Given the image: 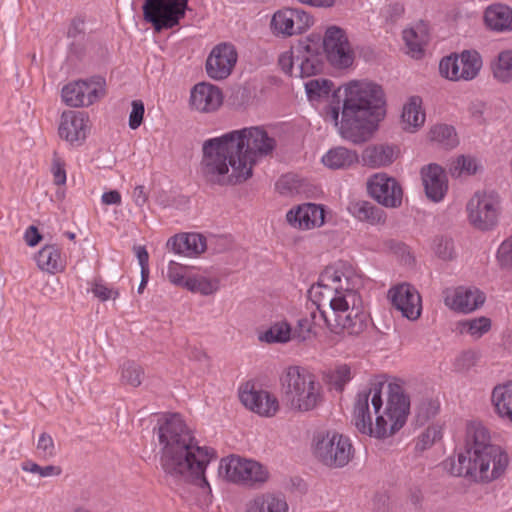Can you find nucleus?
I'll return each mask as SVG.
<instances>
[{"label": "nucleus", "instance_id": "obj_1", "mask_svg": "<svg viewBox=\"0 0 512 512\" xmlns=\"http://www.w3.org/2000/svg\"><path fill=\"white\" fill-rule=\"evenodd\" d=\"M276 140L260 126L233 130L203 143L204 176L213 183L233 185L252 176L258 158L270 155Z\"/></svg>", "mask_w": 512, "mask_h": 512}, {"label": "nucleus", "instance_id": "obj_2", "mask_svg": "<svg viewBox=\"0 0 512 512\" xmlns=\"http://www.w3.org/2000/svg\"><path fill=\"white\" fill-rule=\"evenodd\" d=\"M362 286L361 275L347 262L325 268L317 284L309 290L323 326L336 334L346 331L358 335L365 329L367 315L359 294Z\"/></svg>", "mask_w": 512, "mask_h": 512}, {"label": "nucleus", "instance_id": "obj_3", "mask_svg": "<svg viewBox=\"0 0 512 512\" xmlns=\"http://www.w3.org/2000/svg\"><path fill=\"white\" fill-rule=\"evenodd\" d=\"M158 442L160 465L166 476L177 482H194L211 492L205 471L216 457L215 451L198 444L179 414L165 416L158 427Z\"/></svg>", "mask_w": 512, "mask_h": 512}, {"label": "nucleus", "instance_id": "obj_4", "mask_svg": "<svg viewBox=\"0 0 512 512\" xmlns=\"http://www.w3.org/2000/svg\"><path fill=\"white\" fill-rule=\"evenodd\" d=\"M384 106L381 86L368 81H352L344 87L341 119L339 108H333L332 118L342 138L361 144L371 138L383 119Z\"/></svg>", "mask_w": 512, "mask_h": 512}, {"label": "nucleus", "instance_id": "obj_5", "mask_svg": "<svg viewBox=\"0 0 512 512\" xmlns=\"http://www.w3.org/2000/svg\"><path fill=\"white\" fill-rule=\"evenodd\" d=\"M507 454L490 443L487 428L478 422L467 425L464 446L457 456L443 462V468L457 477H465L476 483H490L500 478L508 466Z\"/></svg>", "mask_w": 512, "mask_h": 512}, {"label": "nucleus", "instance_id": "obj_6", "mask_svg": "<svg viewBox=\"0 0 512 512\" xmlns=\"http://www.w3.org/2000/svg\"><path fill=\"white\" fill-rule=\"evenodd\" d=\"M383 382L372 383L360 391L355 400L353 420L359 432L376 438H387L403 427L410 409L409 398L398 384H388L387 405L382 406Z\"/></svg>", "mask_w": 512, "mask_h": 512}, {"label": "nucleus", "instance_id": "obj_7", "mask_svg": "<svg viewBox=\"0 0 512 512\" xmlns=\"http://www.w3.org/2000/svg\"><path fill=\"white\" fill-rule=\"evenodd\" d=\"M280 381L287 405L293 411H312L318 408L324 400L321 383L316 375L304 367H287Z\"/></svg>", "mask_w": 512, "mask_h": 512}, {"label": "nucleus", "instance_id": "obj_8", "mask_svg": "<svg viewBox=\"0 0 512 512\" xmlns=\"http://www.w3.org/2000/svg\"><path fill=\"white\" fill-rule=\"evenodd\" d=\"M218 472L225 480L248 487L260 486L269 479V471L264 465L237 455L222 458Z\"/></svg>", "mask_w": 512, "mask_h": 512}, {"label": "nucleus", "instance_id": "obj_9", "mask_svg": "<svg viewBox=\"0 0 512 512\" xmlns=\"http://www.w3.org/2000/svg\"><path fill=\"white\" fill-rule=\"evenodd\" d=\"M314 455L327 467L342 468L352 459L353 446L347 436L328 431L315 437Z\"/></svg>", "mask_w": 512, "mask_h": 512}, {"label": "nucleus", "instance_id": "obj_10", "mask_svg": "<svg viewBox=\"0 0 512 512\" xmlns=\"http://www.w3.org/2000/svg\"><path fill=\"white\" fill-rule=\"evenodd\" d=\"M469 223L476 229L487 231L498 222L500 199L497 193L477 191L466 205Z\"/></svg>", "mask_w": 512, "mask_h": 512}, {"label": "nucleus", "instance_id": "obj_11", "mask_svg": "<svg viewBox=\"0 0 512 512\" xmlns=\"http://www.w3.org/2000/svg\"><path fill=\"white\" fill-rule=\"evenodd\" d=\"M187 0H145L143 16L158 32L177 26L185 16Z\"/></svg>", "mask_w": 512, "mask_h": 512}, {"label": "nucleus", "instance_id": "obj_12", "mask_svg": "<svg viewBox=\"0 0 512 512\" xmlns=\"http://www.w3.org/2000/svg\"><path fill=\"white\" fill-rule=\"evenodd\" d=\"M482 68V58L475 50H465L459 55L443 58L439 64L440 74L453 81L474 79Z\"/></svg>", "mask_w": 512, "mask_h": 512}, {"label": "nucleus", "instance_id": "obj_13", "mask_svg": "<svg viewBox=\"0 0 512 512\" xmlns=\"http://www.w3.org/2000/svg\"><path fill=\"white\" fill-rule=\"evenodd\" d=\"M104 86L101 78L73 81L62 88V100L70 107H87L104 96Z\"/></svg>", "mask_w": 512, "mask_h": 512}, {"label": "nucleus", "instance_id": "obj_14", "mask_svg": "<svg viewBox=\"0 0 512 512\" xmlns=\"http://www.w3.org/2000/svg\"><path fill=\"white\" fill-rule=\"evenodd\" d=\"M323 47L327 59L333 66L346 68L352 65L354 53L347 34L341 27L333 25L326 29Z\"/></svg>", "mask_w": 512, "mask_h": 512}, {"label": "nucleus", "instance_id": "obj_15", "mask_svg": "<svg viewBox=\"0 0 512 512\" xmlns=\"http://www.w3.org/2000/svg\"><path fill=\"white\" fill-rule=\"evenodd\" d=\"M312 24L313 17L304 10L285 8L273 14L270 27L275 35L289 37L303 33Z\"/></svg>", "mask_w": 512, "mask_h": 512}, {"label": "nucleus", "instance_id": "obj_16", "mask_svg": "<svg viewBox=\"0 0 512 512\" xmlns=\"http://www.w3.org/2000/svg\"><path fill=\"white\" fill-rule=\"evenodd\" d=\"M369 195L379 204L396 208L402 203L403 191L395 178L386 173H376L367 181Z\"/></svg>", "mask_w": 512, "mask_h": 512}, {"label": "nucleus", "instance_id": "obj_17", "mask_svg": "<svg viewBox=\"0 0 512 512\" xmlns=\"http://www.w3.org/2000/svg\"><path fill=\"white\" fill-rule=\"evenodd\" d=\"M237 62V52L233 45L223 43L214 47L206 60V72L215 80L227 78Z\"/></svg>", "mask_w": 512, "mask_h": 512}, {"label": "nucleus", "instance_id": "obj_18", "mask_svg": "<svg viewBox=\"0 0 512 512\" xmlns=\"http://www.w3.org/2000/svg\"><path fill=\"white\" fill-rule=\"evenodd\" d=\"M89 118L80 111H65L61 115L59 135L70 144L80 145L89 133Z\"/></svg>", "mask_w": 512, "mask_h": 512}, {"label": "nucleus", "instance_id": "obj_19", "mask_svg": "<svg viewBox=\"0 0 512 512\" xmlns=\"http://www.w3.org/2000/svg\"><path fill=\"white\" fill-rule=\"evenodd\" d=\"M393 306L401 314L410 319L416 320L421 315V297L418 291L410 284L403 283L389 290Z\"/></svg>", "mask_w": 512, "mask_h": 512}, {"label": "nucleus", "instance_id": "obj_20", "mask_svg": "<svg viewBox=\"0 0 512 512\" xmlns=\"http://www.w3.org/2000/svg\"><path fill=\"white\" fill-rule=\"evenodd\" d=\"M239 397L242 404L262 416H273L279 409L278 400L264 390H257L250 384L241 387Z\"/></svg>", "mask_w": 512, "mask_h": 512}, {"label": "nucleus", "instance_id": "obj_21", "mask_svg": "<svg viewBox=\"0 0 512 512\" xmlns=\"http://www.w3.org/2000/svg\"><path fill=\"white\" fill-rule=\"evenodd\" d=\"M288 223L300 230L321 227L325 222V209L321 204L304 203L286 214Z\"/></svg>", "mask_w": 512, "mask_h": 512}, {"label": "nucleus", "instance_id": "obj_22", "mask_svg": "<svg viewBox=\"0 0 512 512\" xmlns=\"http://www.w3.org/2000/svg\"><path fill=\"white\" fill-rule=\"evenodd\" d=\"M484 301L485 296L479 289L462 286L453 290H447L444 298L446 306L463 313L476 310L483 305Z\"/></svg>", "mask_w": 512, "mask_h": 512}, {"label": "nucleus", "instance_id": "obj_23", "mask_svg": "<svg viewBox=\"0 0 512 512\" xmlns=\"http://www.w3.org/2000/svg\"><path fill=\"white\" fill-rule=\"evenodd\" d=\"M223 102V94L219 87L202 82L196 84L191 90L190 104L199 112H214Z\"/></svg>", "mask_w": 512, "mask_h": 512}, {"label": "nucleus", "instance_id": "obj_24", "mask_svg": "<svg viewBox=\"0 0 512 512\" xmlns=\"http://www.w3.org/2000/svg\"><path fill=\"white\" fill-rule=\"evenodd\" d=\"M425 193L429 199L439 202L448 190L445 171L437 164H429L421 170Z\"/></svg>", "mask_w": 512, "mask_h": 512}, {"label": "nucleus", "instance_id": "obj_25", "mask_svg": "<svg viewBox=\"0 0 512 512\" xmlns=\"http://www.w3.org/2000/svg\"><path fill=\"white\" fill-rule=\"evenodd\" d=\"M297 56V72L295 77H310L322 70L323 62L316 48L305 42L295 46Z\"/></svg>", "mask_w": 512, "mask_h": 512}, {"label": "nucleus", "instance_id": "obj_26", "mask_svg": "<svg viewBox=\"0 0 512 512\" xmlns=\"http://www.w3.org/2000/svg\"><path fill=\"white\" fill-rule=\"evenodd\" d=\"M167 247L175 254L194 257L205 251L206 239L198 233L179 234L168 240Z\"/></svg>", "mask_w": 512, "mask_h": 512}, {"label": "nucleus", "instance_id": "obj_27", "mask_svg": "<svg viewBox=\"0 0 512 512\" xmlns=\"http://www.w3.org/2000/svg\"><path fill=\"white\" fill-rule=\"evenodd\" d=\"M485 24L497 32L512 31V9L504 4H493L484 13Z\"/></svg>", "mask_w": 512, "mask_h": 512}, {"label": "nucleus", "instance_id": "obj_28", "mask_svg": "<svg viewBox=\"0 0 512 512\" xmlns=\"http://www.w3.org/2000/svg\"><path fill=\"white\" fill-rule=\"evenodd\" d=\"M403 129L415 132L425 122V112L422 108V99L419 96H412L404 104L401 115Z\"/></svg>", "mask_w": 512, "mask_h": 512}, {"label": "nucleus", "instance_id": "obj_29", "mask_svg": "<svg viewBox=\"0 0 512 512\" xmlns=\"http://www.w3.org/2000/svg\"><path fill=\"white\" fill-rule=\"evenodd\" d=\"M491 398L496 413L512 422V381L494 387Z\"/></svg>", "mask_w": 512, "mask_h": 512}, {"label": "nucleus", "instance_id": "obj_30", "mask_svg": "<svg viewBox=\"0 0 512 512\" xmlns=\"http://www.w3.org/2000/svg\"><path fill=\"white\" fill-rule=\"evenodd\" d=\"M285 499L272 493H264L249 502L246 512H287Z\"/></svg>", "mask_w": 512, "mask_h": 512}, {"label": "nucleus", "instance_id": "obj_31", "mask_svg": "<svg viewBox=\"0 0 512 512\" xmlns=\"http://www.w3.org/2000/svg\"><path fill=\"white\" fill-rule=\"evenodd\" d=\"M403 40L412 57L418 58L423 53V48L428 41V29L426 24L419 23L414 27L403 31Z\"/></svg>", "mask_w": 512, "mask_h": 512}, {"label": "nucleus", "instance_id": "obj_32", "mask_svg": "<svg viewBox=\"0 0 512 512\" xmlns=\"http://www.w3.org/2000/svg\"><path fill=\"white\" fill-rule=\"evenodd\" d=\"M395 158L393 147L388 145H372L365 148L362 154V160L365 165L370 167H382L389 165Z\"/></svg>", "mask_w": 512, "mask_h": 512}, {"label": "nucleus", "instance_id": "obj_33", "mask_svg": "<svg viewBox=\"0 0 512 512\" xmlns=\"http://www.w3.org/2000/svg\"><path fill=\"white\" fill-rule=\"evenodd\" d=\"M38 267L49 273L62 271L64 268L60 248L56 245L44 246L35 256Z\"/></svg>", "mask_w": 512, "mask_h": 512}, {"label": "nucleus", "instance_id": "obj_34", "mask_svg": "<svg viewBox=\"0 0 512 512\" xmlns=\"http://www.w3.org/2000/svg\"><path fill=\"white\" fill-rule=\"evenodd\" d=\"M357 161V153L345 147L332 148L322 157V163L330 169H345Z\"/></svg>", "mask_w": 512, "mask_h": 512}, {"label": "nucleus", "instance_id": "obj_35", "mask_svg": "<svg viewBox=\"0 0 512 512\" xmlns=\"http://www.w3.org/2000/svg\"><path fill=\"white\" fill-rule=\"evenodd\" d=\"M320 321L323 322V319L320 318L317 308L311 312L310 317L299 319L292 328V341L302 343L312 339L316 335L314 327L322 326Z\"/></svg>", "mask_w": 512, "mask_h": 512}, {"label": "nucleus", "instance_id": "obj_36", "mask_svg": "<svg viewBox=\"0 0 512 512\" xmlns=\"http://www.w3.org/2000/svg\"><path fill=\"white\" fill-rule=\"evenodd\" d=\"M258 339L268 344L288 343L292 341V327L286 321L275 322L266 331L260 333Z\"/></svg>", "mask_w": 512, "mask_h": 512}, {"label": "nucleus", "instance_id": "obj_37", "mask_svg": "<svg viewBox=\"0 0 512 512\" xmlns=\"http://www.w3.org/2000/svg\"><path fill=\"white\" fill-rule=\"evenodd\" d=\"M491 71L497 81L512 82V50L501 51L491 62Z\"/></svg>", "mask_w": 512, "mask_h": 512}, {"label": "nucleus", "instance_id": "obj_38", "mask_svg": "<svg viewBox=\"0 0 512 512\" xmlns=\"http://www.w3.org/2000/svg\"><path fill=\"white\" fill-rule=\"evenodd\" d=\"M186 289L192 293H199L203 296L215 294L219 290V280L204 275H189Z\"/></svg>", "mask_w": 512, "mask_h": 512}, {"label": "nucleus", "instance_id": "obj_39", "mask_svg": "<svg viewBox=\"0 0 512 512\" xmlns=\"http://www.w3.org/2000/svg\"><path fill=\"white\" fill-rule=\"evenodd\" d=\"M430 140L446 149H452L459 143L454 127L446 124H436L429 132Z\"/></svg>", "mask_w": 512, "mask_h": 512}, {"label": "nucleus", "instance_id": "obj_40", "mask_svg": "<svg viewBox=\"0 0 512 512\" xmlns=\"http://www.w3.org/2000/svg\"><path fill=\"white\" fill-rule=\"evenodd\" d=\"M145 377L144 369L132 360L124 361L120 367V380L124 385L138 387Z\"/></svg>", "mask_w": 512, "mask_h": 512}, {"label": "nucleus", "instance_id": "obj_41", "mask_svg": "<svg viewBox=\"0 0 512 512\" xmlns=\"http://www.w3.org/2000/svg\"><path fill=\"white\" fill-rule=\"evenodd\" d=\"M490 328L491 321L487 317L467 319L458 323V329L461 334H468L475 339H478L487 333Z\"/></svg>", "mask_w": 512, "mask_h": 512}, {"label": "nucleus", "instance_id": "obj_42", "mask_svg": "<svg viewBox=\"0 0 512 512\" xmlns=\"http://www.w3.org/2000/svg\"><path fill=\"white\" fill-rule=\"evenodd\" d=\"M351 213L361 221L370 223L380 222L382 211L367 201H358L350 206Z\"/></svg>", "mask_w": 512, "mask_h": 512}, {"label": "nucleus", "instance_id": "obj_43", "mask_svg": "<svg viewBox=\"0 0 512 512\" xmlns=\"http://www.w3.org/2000/svg\"><path fill=\"white\" fill-rule=\"evenodd\" d=\"M481 169L478 160L472 156L461 155L458 156L450 165V173L453 177H460L462 175H473Z\"/></svg>", "mask_w": 512, "mask_h": 512}, {"label": "nucleus", "instance_id": "obj_44", "mask_svg": "<svg viewBox=\"0 0 512 512\" xmlns=\"http://www.w3.org/2000/svg\"><path fill=\"white\" fill-rule=\"evenodd\" d=\"M441 437L442 427L438 424H432L419 435L415 447L418 451H424L440 440Z\"/></svg>", "mask_w": 512, "mask_h": 512}, {"label": "nucleus", "instance_id": "obj_45", "mask_svg": "<svg viewBox=\"0 0 512 512\" xmlns=\"http://www.w3.org/2000/svg\"><path fill=\"white\" fill-rule=\"evenodd\" d=\"M331 88L332 82L327 79H312L305 83L306 93L310 100L328 96Z\"/></svg>", "mask_w": 512, "mask_h": 512}, {"label": "nucleus", "instance_id": "obj_46", "mask_svg": "<svg viewBox=\"0 0 512 512\" xmlns=\"http://www.w3.org/2000/svg\"><path fill=\"white\" fill-rule=\"evenodd\" d=\"M36 451L38 456L43 460H50L56 456V446L50 434L45 432L40 434L36 445Z\"/></svg>", "mask_w": 512, "mask_h": 512}, {"label": "nucleus", "instance_id": "obj_47", "mask_svg": "<svg viewBox=\"0 0 512 512\" xmlns=\"http://www.w3.org/2000/svg\"><path fill=\"white\" fill-rule=\"evenodd\" d=\"M21 468L25 472L38 474L40 477L43 478L59 476L62 473V469L60 466L48 465L42 467L32 461L23 462Z\"/></svg>", "mask_w": 512, "mask_h": 512}, {"label": "nucleus", "instance_id": "obj_48", "mask_svg": "<svg viewBox=\"0 0 512 512\" xmlns=\"http://www.w3.org/2000/svg\"><path fill=\"white\" fill-rule=\"evenodd\" d=\"M434 253L443 260H451L454 257V244L450 238L437 236L433 240Z\"/></svg>", "mask_w": 512, "mask_h": 512}, {"label": "nucleus", "instance_id": "obj_49", "mask_svg": "<svg viewBox=\"0 0 512 512\" xmlns=\"http://www.w3.org/2000/svg\"><path fill=\"white\" fill-rule=\"evenodd\" d=\"M439 410V403L433 399H424L416 406V418L421 424L434 417Z\"/></svg>", "mask_w": 512, "mask_h": 512}, {"label": "nucleus", "instance_id": "obj_50", "mask_svg": "<svg viewBox=\"0 0 512 512\" xmlns=\"http://www.w3.org/2000/svg\"><path fill=\"white\" fill-rule=\"evenodd\" d=\"M352 378L353 374L351 368L346 364L340 365L331 375V385L335 390L341 392Z\"/></svg>", "mask_w": 512, "mask_h": 512}, {"label": "nucleus", "instance_id": "obj_51", "mask_svg": "<svg viewBox=\"0 0 512 512\" xmlns=\"http://www.w3.org/2000/svg\"><path fill=\"white\" fill-rule=\"evenodd\" d=\"M188 275H186V268L174 261H171L167 269L168 280L176 285L186 288V282H188Z\"/></svg>", "mask_w": 512, "mask_h": 512}, {"label": "nucleus", "instance_id": "obj_52", "mask_svg": "<svg viewBox=\"0 0 512 512\" xmlns=\"http://www.w3.org/2000/svg\"><path fill=\"white\" fill-rule=\"evenodd\" d=\"M279 65L281 69L290 76H295L297 72V56L295 55V46L289 51L283 52L279 56Z\"/></svg>", "mask_w": 512, "mask_h": 512}, {"label": "nucleus", "instance_id": "obj_53", "mask_svg": "<svg viewBox=\"0 0 512 512\" xmlns=\"http://www.w3.org/2000/svg\"><path fill=\"white\" fill-rule=\"evenodd\" d=\"M497 260L502 268L512 269V235L501 243Z\"/></svg>", "mask_w": 512, "mask_h": 512}, {"label": "nucleus", "instance_id": "obj_54", "mask_svg": "<svg viewBox=\"0 0 512 512\" xmlns=\"http://www.w3.org/2000/svg\"><path fill=\"white\" fill-rule=\"evenodd\" d=\"M144 111V104L141 100H134L132 102V110L129 115V127L131 129H137L141 125Z\"/></svg>", "mask_w": 512, "mask_h": 512}, {"label": "nucleus", "instance_id": "obj_55", "mask_svg": "<svg viewBox=\"0 0 512 512\" xmlns=\"http://www.w3.org/2000/svg\"><path fill=\"white\" fill-rule=\"evenodd\" d=\"M92 292L95 297L99 298L101 301H106L111 298L115 299L119 295L117 290H113L102 283H95Z\"/></svg>", "mask_w": 512, "mask_h": 512}, {"label": "nucleus", "instance_id": "obj_56", "mask_svg": "<svg viewBox=\"0 0 512 512\" xmlns=\"http://www.w3.org/2000/svg\"><path fill=\"white\" fill-rule=\"evenodd\" d=\"M53 179L56 185H63L66 182V172L59 159H55L52 167Z\"/></svg>", "mask_w": 512, "mask_h": 512}, {"label": "nucleus", "instance_id": "obj_57", "mask_svg": "<svg viewBox=\"0 0 512 512\" xmlns=\"http://www.w3.org/2000/svg\"><path fill=\"white\" fill-rule=\"evenodd\" d=\"M132 198L136 206L143 207L148 200V193L143 185H138L132 192Z\"/></svg>", "mask_w": 512, "mask_h": 512}, {"label": "nucleus", "instance_id": "obj_58", "mask_svg": "<svg viewBox=\"0 0 512 512\" xmlns=\"http://www.w3.org/2000/svg\"><path fill=\"white\" fill-rule=\"evenodd\" d=\"M101 201L105 205H120L122 202V197L117 190H110L103 193Z\"/></svg>", "mask_w": 512, "mask_h": 512}, {"label": "nucleus", "instance_id": "obj_59", "mask_svg": "<svg viewBox=\"0 0 512 512\" xmlns=\"http://www.w3.org/2000/svg\"><path fill=\"white\" fill-rule=\"evenodd\" d=\"M25 241L29 246H35L41 240V235L38 233V230L34 226H30L24 235Z\"/></svg>", "mask_w": 512, "mask_h": 512}, {"label": "nucleus", "instance_id": "obj_60", "mask_svg": "<svg viewBox=\"0 0 512 512\" xmlns=\"http://www.w3.org/2000/svg\"><path fill=\"white\" fill-rule=\"evenodd\" d=\"M136 256H137L139 265L141 267V271L142 272L149 271V268H148L149 256H148V252L146 251V249L144 247H138L137 251H136Z\"/></svg>", "mask_w": 512, "mask_h": 512}, {"label": "nucleus", "instance_id": "obj_61", "mask_svg": "<svg viewBox=\"0 0 512 512\" xmlns=\"http://www.w3.org/2000/svg\"><path fill=\"white\" fill-rule=\"evenodd\" d=\"M302 4H306L318 8H331L335 5V0H297Z\"/></svg>", "mask_w": 512, "mask_h": 512}, {"label": "nucleus", "instance_id": "obj_62", "mask_svg": "<svg viewBox=\"0 0 512 512\" xmlns=\"http://www.w3.org/2000/svg\"><path fill=\"white\" fill-rule=\"evenodd\" d=\"M423 501V495L419 490H413L409 493L408 503L411 504L415 510H419L421 508Z\"/></svg>", "mask_w": 512, "mask_h": 512}, {"label": "nucleus", "instance_id": "obj_63", "mask_svg": "<svg viewBox=\"0 0 512 512\" xmlns=\"http://www.w3.org/2000/svg\"><path fill=\"white\" fill-rule=\"evenodd\" d=\"M485 104L481 101L472 102L469 106V111L475 119H480L483 115Z\"/></svg>", "mask_w": 512, "mask_h": 512}, {"label": "nucleus", "instance_id": "obj_64", "mask_svg": "<svg viewBox=\"0 0 512 512\" xmlns=\"http://www.w3.org/2000/svg\"><path fill=\"white\" fill-rule=\"evenodd\" d=\"M82 26L83 22L81 20H74L68 30V35L70 37H76L82 32Z\"/></svg>", "mask_w": 512, "mask_h": 512}]
</instances>
